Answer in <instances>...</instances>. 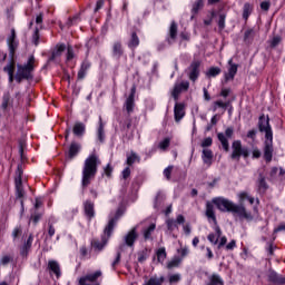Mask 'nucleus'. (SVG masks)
<instances>
[{
    "instance_id": "obj_1",
    "label": "nucleus",
    "mask_w": 285,
    "mask_h": 285,
    "mask_svg": "<svg viewBox=\"0 0 285 285\" xmlns=\"http://www.w3.org/2000/svg\"><path fill=\"white\" fill-rule=\"evenodd\" d=\"M248 193L242 191L238 194L239 204H235L228 198L216 197L213 198V204L220 210V213H232L234 217H239V219H246L247 222H253V214L246 210L244 206V200L248 199Z\"/></svg>"
},
{
    "instance_id": "obj_2",
    "label": "nucleus",
    "mask_w": 285,
    "mask_h": 285,
    "mask_svg": "<svg viewBox=\"0 0 285 285\" xmlns=\"http://www.w3.org/2000/svg\"><path fill=\"white\" fill-rule=\"evenodd\" d=\"M258 129L261 132H265V142L263 149V157L267 164L273 161V129L271 128V118L268 116H261L258 119Z\"/></svg>"
},
{
    "instance_id": "obj_3",
    "label": "nucleus",
    "mask_w": 285,
    "mask_h": 285,
    "mask_svg": "<svg viewBox=\"0 0 285 285\" xmlns=\"http://www.w3.org/2000/svg\"><path fill=\"white\" fill-rule=\"evenodd\" d=\"M100 165L101 160L96 154H91L86 158L82 168V190H86V188L92 183L94 178L97 176V170Z\"/></svg>"
},
{
    "instance_id": "obj_4",
    "label": "nucleus",
    "mask_w": 285,
    "mask_h": 285,
    "mask_svg": "<svg viewBox=\"0 0 285 285\" xmlns=\"http://www.w3.org/2000/svg\"><path fill=\"white\" fill-rule=\"evenodd\" d=\"M119 217H121V210H117L115 217L110 218L107 226L104 229V235L101 236V242L99 240H92L91 245L96 250H104L106 244H108V240L112 236V233L115 230V227L117 226V223L119 222Z\"/></svg>"
},
{
    "instance_id": "obj_5",
    "label": "nucleus",
    "mask_w": 285,
    "mask_h": 285,
    "mask_svg": "<svg viewBox=\"0 0 285 285\" xmlns=\"http://www.w3.org/2000/svg\"><path fill=\"white\" fill-rule=\"evenodd\" d=\"M205 215L207 218L212 219L215 224V233H212L207 236L208 242H210V244H213L214 246H217V244H219V237H222V228L219 227V225H217V216H215V206L212 205L210 202H207L206 204V212Z\"/></svg>"
},
{
    "instance_id": "obj_6",
    "label": "nucleus",
    "mask_w": 285,
    "mask_h": 285,
    "mask_svg": "<svg viewBox=\"0 0 285 285\" xmlns=\"http://www.w3.org/2000/svg\"><path fill=\"white\" fill-rule=\"evenodd\" d=\"M35 56L29 57L27 63L18 65V70L16 73V81H23V79H32V73L35 72Z\"/></svg>"
},
{
    "instance_id": "obj_7",
    "label": "nucleus",
    "mask_w": 285,
    "mask_h": 285,
    "mask_svg": "<svg viewBox=\"0 0 285 285\" xmlns=\"http://www.w3.org/2000/svg\"><path fill=\"white\" fill-rule=\"evenodd\" d=\"M232 150L233 151L230 155V159H235L236 161H239L242 156L246 159L250 155V151H248V148L242 147V140H235L232 144Z\"/></svg>"
},
{
    "instance_id": "obj_8",
    "label": "nucleus",
    "mask_w": 285,
    "mask_h": 285,
    "mask_svg": "<svg viewBox=\"0 0 285 285\" xmlns=\"http://www.w3.org/2000/svg\"><path fill=\"white\" fill-rule=\"evenodd\" d=\"M233 135H235V129L233 127H228L225 130V134L224 132L217 134L218 141H220L225 153H228V150H230V145L228 144V139H232Z\"/></svg>"
},
{
    "instance_id": "obj_9",
    "label": "nucleus",
    "mask_w": 285,
    "mask_h": 285,
    "mask_svg": "<svg viewBox=\"0 0 285 285\" xmlns=\"http://www.w3.org/2000/svg\"><path fill=\"white\" fill-rule=\"evenodd\" d=\"M8 48H9V55L12 59L14 57V52H17V49L19 48V40H17V33L14 29H11V33L7 39Z\"/></svg>"
},
{
    "instance_id": "obj_10",
    "label": "nucleus",
    "mask_w": 285,
    "mask_h": 285,
    "mask_svg": "<svg viewBox=\"0 0 285 285\" xmlns=\"http://www.w3.org/2000/svg\"><path fill=\"white\" fill-rule=\"evenodd\" d=\"M189 88H190V82L188 81H181L179 83H175L174 89L171 91V97L175 99V101H178L179 95H181V92L188 91Z\"/></svg>"
},
{
    "instance_id": "obj_11",
    "label": "nucleus",
    "mask_w": 285,
    "mask_h": 285,
    "mask_svg": "<svg viewBox=\"0 0 285 285\" xmlns=\"http://www.w3.org/2000/svg\"><path fill=\"white\" fill-rule=\"evenodd\" d=\"M101 271H96L94 274H87L79 278V285H99V283L95 284V282H97V278L101 277Z\"/></svg>"
},
{
    "instance_id": "obj_12",
    "label": "nucleus",
    "mask_w": 285,
    "mask_h": 285,
    "mask_svg": "<svg viewBox=\"0 0 285 285\" xmlns=\"http://www.w3.org/2000/svg\"><path fill=\"white\" fill-rule=\"evenodd\" d=\"M202 66V62L199 60H195L190 63V66L187 68V75L190 79V81H196L199 79V68Z\"/></svg>"
},
{
    "instance_id": "obj_13",
    "label": "nucleus",
    "mask_w": 285,
    "mask_h": 285,
    "mask_svg": "<svg viewBox=\"0 0 285 285\" xmlns=\"http://www.w3.org/2000/svg\"><path fill=\"white\" fill-rule=\"evenodd\" d=\"M21 175H23V171L21 170V167L18 166V170L16 171L14 184H16L17 197L19 199H21V197H23V195H24L23 184L21 181Z\"/></svg>"
},
{
    "instance_id": "obj_14",
    "label": "nucleus",
    "mask_w": 285,
    "mask_h": 285,
    "mask_svg": "<svg viewBox=\"0 0 285 285\" xmlns=\"http://www.w3.org/2000/svg\"><path fill=\"white\" fill-rule=\"evenodd\" d=\"M138 237H139V234L137 233V227H134L126 234V236L124 237V242L126 246H129V248H132Z\"/></svg>"
},
{
    "instance_id": "obj_15",
    "label": "nucleus",
    "mask_w": 285,
    "mask_h": 285,
    "mask_svg": "<svg viewBox=\"0 0 285 285\" xmlns=\"http://www.w3.org/2000/svg\"><path fill=\"white\" fill-rule=\"evenodd\" d=\"M137 89L135 87L131 88L130 95L125 101L124 108L127 110L128 115H131V112H135V92Z\"/></svg>"
},
{
    "instance_id": "obj_16",
    "label": "nucleus",
    "mask_w": 285,
    "mask_h": 285,
    "mask_svg": "<svg viewBox=\"0 0 285 285\" xmlns=\"http://www.w3.org/2000/svg\"><path fill=\"white\" fill-rule=\"evenodd\" d=\"M66 51V45L65 43H59L53 49L51 56L49 57L48 61H57L61 55Z\"/></svg>"
},
{
    "instance_id": "obj_17",
    "label": "nucleus",
    "mask_w": 285,
    "mask_h": 285,
    "mask_svg": "<svg viewBox=\"0 0 285 285\" xmlns=\"http://www.w3.org/2000/svg\"><path fill=\"white\" fill-rule=\"evenodd\" d=\"M228 72L225 73V81H233V79H235V75H237L238 66L233 63V59L228 60Z\"/></svg>"
},
{
    "instance_id": "obj_18",
    "label": "nucleus",
    "mask_w": 285,
    "mask_h": 285,
    "mask_svg": "<svg viewBox=\"0 0 285 285\" xmlns=\"http://www.w3.org/2000/svg\"><path fill=\"white\" fill-rule=\"evenodd\" d=\"M83 210H85L86 217L90 222V219H92L95 217V203H92L90 200H86L83 203Z\"/></svg>"
},
{
    "instance_id": "obj_19",
    "label": "nucleus",
    "mask_w": 285,
    "mask_h": 285,
    "mask_svg": "<svg viewBox=\"0 0 285 285\" xmlns=\"http://www.w3.org/2000/svg\"><path fill=\"white\" fill-rule=\"evenodd\" d=\"M184 104L176 102L174 107L175 121H181L184 119L186 111L184 110Z\"/></svg>"
},
{
    "instance_id": "obj_20",
    "label": "nucleus",
    "mask_w": 285,
    "mask_h": 285,
    "mask_svg": "<svg viewBox=\"0 0 285 285\" xmlns=\"http://www.w3.org/2000/svg\"><path fill=\"white\" fill-rule=\"evenodd\" d=\"M112 57H115V59H121V57H124V47L121 46V42L119 41L114 42Z\"/></svg>"
},
{
    "instance_id": "obj_21",
    "label": "nucleus",
    "mask_w": 285,
    "mask_h": 285,
    "mask_svg": "<svg viewBox=\"0 0 285 285\" xmlns=\"http://www.w3.org/2000/svg\"><path fill=\"white\" fill-rule=\"evenodd\" d=\"M48 268L52 274L56 275L57 278L61 277V267L57 261H49Z\"/></svg>"
},
{
    "instance_id": "obj_22",
    "label": "nucleus",
    "mask_w": 285,
    "mask_h": 285,
    "mask_svg": "<svg viewBox=\"0 0 285 285\" xmlns=\"http://www.w3.org/2000/svg\"><path fill=\"white\" fill-rule=\"evenodd\" d=\"M127 46L130 50H135V48L139 47V36H137V31L131 32Z\"/></svg>"
},
{
    "instance_id": "obj_23",
    "label": "nucleus",
    "mask_w": 285,
    "mask_h": 285,
    "mask_svg": "<svg viewBox=\"0 0 285 285\" xmlns=\"http://www.w3.org/2000/svg\"><path fill=\"white\" fill-rule=\"evenodd\" d=\"M177 39V22L171 21L170 27H169V38H167V42L169 46L173 45V41Z\"/></svg>"
},
{
    "instance_id": "obj_24",
    "label": "nucleus",
    "mask_w": 285,
    "mask_h": 285,
    "mask_svg": "<svg viewBox=\"0 0 285 285\" xmlns=\"http://www.w3.org/2000/svg\"><path fill=\"white\" fill-rule=\"evenodd\" d=\"M257 187L259 193H266V190L268 189V183H266V176H264L263 174L258 175Z\"/></svg>"
},
{
    "instance_id": "obj_25",
    "label": "nucleus",
    "mask_w": 285,
    "mask_h": 285,
    "mask_svg": "<svg viewBox=\"0 0 285 285\" xmlns=\"http://www.w3.org/2000/svg\"><path fill=\"white\" fill-rule=\"evenodd\" d=\"M202 159L206 166H213V150L203 149Z\"/></svg>"
},
{
    "instance_id": "obj_26",
    "label": "nucleus",
    "mask_w": 285,
    "mask_h": 285,
    "mask_svg": "<svg viewBox=\"0 0 285 285\" xmlns=\"http://www.w3.org/2000/svg\"><path fill=\"white\" fill-rule=\"evenodd\" d=\"M268 281L273 282V284H285V277L278 275L277 272H269Z\"/></svg>"
},
{
    "instance_id": "obj_27",
    "label": "nucleus",
    "mask_w": 285,
    "mask_h": 285,
    "mask_svg": "<svg viewBox=\"0 0 285 285\" xmlns=\"http://www.w3.org/2000/svg\"><path fill=\"white\" fill-rule=\"evenodd\" d=\"M85 134L86 125L83 122H76L73 125V135H76V137H83Z\"/></svg>"
},
{
    "instance_id": "obj_28",
    "label": "nucleus",
    "mask_w": 285,
    "mask_h": 285,
    "mask_svg": "<svg viewBox=\"0 0 285 285\" xmlns=\"http://www.w3.org/2000/svg\"><path fill=\"white\" fill-rule=\"evenodd\" d=\"M97 137H98V141H100V144H104V141H106V132L104 131V120H102L101 116H99V127H98V131H97Z\"/></svg>"
},
{
    "instance_id": "obj_29",
    "label": "nucleus",
    "mask_w": 285,
    "mask_h": 285,
    "mask_svg": "<svg viewBox=\"0 0 285 285\" xmlns=\"http://www.w3.org/2000/svg\"><path fill=\"white\" fill-rule=\"evenodd\" d=\"M204 9V0H196L191 6V19H195V14H199V10Z\"/></svg>"
},
{
    "instance_id": "obj_30",
    "label": "nucleus",
    "mask_w": 285,
    "mask_h": 285,
    "mask_svg": "<svg viewBox=\"0 0 285 285\" xmlns=\"http://www.w3.org/2000/svg\"><path fill=\"white\" fill-rule=\"evenodd\" d=\"M157 225L155 223L150 224L147 228L142 230L144 239H153V233H155Z\"/></svg>"
},
{
    "instance_id": "obj_31",
    "label": "nucleus",
    "mask_w": 285,
    "mask_h": 285,
    "mask_svg": "<svg viewBox=\"0 0 285 285\" xmlns=\"http://www.w3.org/2000/svg\"><path fill=\"white\" fill-rule=\"evenodd\" d=\"M208 279L209 282L207 285H224V279L222 276H219V274H212Z\"/></svg>"
},
{
    "instance_id": "obj_32",
    "label": "nucleus",
    "mask_w": 285,
    "mask_h": 285,
    "mask_svg": "<svg viewBox=\"0 0 285 285\" xmlns=\"http://www.w3.org/2000/svg\"><path fill=\"white\" fill-rule=\"evenodd\" d=\"M3 70L9 75V82L12 83L14 81V62H9Z\"/></svg>"
},
{
    "instance_id": "obj_33",
    "label": "nucleus",
    "mask_w": 285,
    "mask_h": 285,
    "mask_svg": "<svg viewBox=\"0 0 285 285\" xmlns=\"http://www.w3.org/2000/svg\"><path fill=\"white\" fill-rule=\"evenodd\" d=\"M79 150H81V146L77 142H72L69 147V158L73 159V157H77Z\"/></svg>"
},
{
    "instance_id": "obj_34",
    "label": "nucleus",
    "mask_w": 285,
    "mask_h": 285,
    "mask_svg": "<svg viewBox=\"0 0 285 285\" xmlns=\"http://www.w3.org/2000/svg\"><path fill=\"white\" fill-rule=\"evenodd\" d=\"M156 257H157V262H159L160 264H164V262H166V247H160L156 250Z\"/></svg>"
},
{
    "instance_id": "obj_35",
    "label": "nucleus",
    "mask_w": 285,
    "mask_h": 285,
    "mask_svg": "<svg viewBox=\"0 0 285 285\" xmlns=\"http://www.w3.org/2000/svg\"><path fill=\"white\" fill-rule=\"evenodd\" d=\"M180 264H181V258L175 257L167 263V268L168 271H173V268H179Z\"/></svg>"
},
{
    "instance_id": "obj_36",
    "label": "nucleus",
    "mask_w": 285,
    "mask_h": 285,
    "mask_svg": "<svg viewBox=\"0 0 285 285\" xmlns=\"http://www.w3.org/2000/svg\"><path fill=\"white\" fill-rule=\"evenodd\" d=\"M181 282V274H169L168 283L170 285L179 284Z\"/></svg>"
},
{
    "instance_id": "obj_37",
    "label": "nucleus",
    "mask_w": 285,
    "mask_h": 285,
    "mask_svg": "<svg viewBox=\"0 0 285 285\" xmlns=\"http://www.w3.org/2000/svg\"><path fill=\"white\" fill-rule=\"evenodd\" d=\"M136 161H141V158L135 151H131L130 156L127 157V166H132Z\"/></svg>"
},
{
    "instance_id": "obj_38",
    "label": "nucleus",
    "mask_w": 285,
    "mask_h": 285,
    "mask_svg": "<svg viewBox=\"0 0 285 285\" xmlns=\"http://www.w3.org/2000/svg\"><path fill=\"white\" fill-rule=\"evenodd\" d=\"M166 226H167V230L169 233H173V230H175V228H178L177 222L175 219H173V218H168L166 220Z\"/></svg>"
},
{
    "instance_id": "obj_39",
    "label": "nucleus",
    "mask_w": 285,
    "mask_h": 285,
    "mask_svg": "<svg viewBox=\"0 0 285 285\" xmlns=\"http://www.w3.org/2000/svg\"><path fill=\"white\" fill-rule=\"evenodd\" d=\"M222 73V69L219 67H212L209 70L206 72L207 77H217V75Z\"/></svg>"
},
{
    "instance_id": "obj_40",
    "label": "nucleus",
    "mask_w": 285,
    "mask_h": 285,
    "mask_svg": "<svg viewBox=\"0 0 285 285\" xmlns=\"http://www.w3.org/2000/svg\"><path fill=\"white\" fill-rule=\"evenodd\" d=\"M226 28V16L224 13H220L218 16V29L222 31Z\"/></svg>"
},
{
    "instance_id": "obj_41",
    "label": "nucleus",
    "mask_w": 285,
    "mask_h": 285,
    "mask_svg": "<svg viewBox=\"0 0 285 285\" xmlns=\"http://www.w3.org/2000/svg\"><path fill=\"white\" fill-rule=\"evenodd\" d=\"M214 104H215L214 111L217 110V107L226 110V108H228V106H230V101L224 102L222 100H217Z\"/></svg>"
},
{
    "instance_id": "obj_42",
    "label": "nucleus",
    "mask_w": 285,
    "mask_h": 285,
    "mask_svg": "<svg viewBox=\"0 0 285 285\" xmlns=\"http://www.w3.org/2000/svg\"><path fill=\"white\" fill-rule=\"evenodd\" d=\"M146 259H148V252L146 249L141 250V252H138V262H139V264H144V262H146Z\"/></svg>"
},
{
    "instance_id": "obj_43",
    "label": "nucleus",
    "mask_w": 285,
    "mask_h": 285,
    "mask_svg": "<svg viewBox=\"0 0 285 285\" xmlns=\"http://www.w3.org/2000/svg\"><path fill=\"white\" fill-rule=\"evenodd\" d=\"M282 43V37L281 36H275L271 41L269 46L271 48H277V46Z\"/></svg>"
},
{
    "instance_id": "obj_44",
    "label": "nucleus",
    "mask_w": 285,
    "mask_h": 285,
    "mask_svg": "<svg viewBox=\"0 0 285 285\" xmlns=\"http://www.w3.org/2000/svg\"><path fill=\"white\" fill-rule=\"evenodd\" d=\"M255 37V30L254 29H247L244 33V41L248 42L249 39H253Z\"/></svg>"
},
{
    "instance_id": "obj_45",
    "label": "nucleus",
    "mask_w": 285,
    "mask_h": 285,
    "mask_svg": "<svg viewBox=\"0 0 285 285\" xmlns=\"http://www.w3.org/2000/svg\"><path fill=\"white\" fill-rule=\"evenodd\" d=\"M169 146L170 138H165L163 141L159 142L158 148H160V150H167Z\"/></svg>"
},
{
    "instance_id": "obj_46",
    "label": "nucleus",
    "mask_w": 285,
    "mask_h": 285,
    "mask_svg": "<svg viewBox=\"0 0 285 285\" xmlns=\"http://www.w3.org/2000/svg\"><path fill=\"white\" fill-rule=\"evenodd\" d=\"M75 59V49H72V46L67 47V61H72Z\"/></svg>"
},
{
    "instance_id": "obj_47",
    "label": "nucleus",
    "mask_w": 285,
    "mask_h": 285,
    "mask_svg": "<svg viewBox=\"0 0 285 285\" xmlns=\"http://www.w3.org/2000/svg\"><path fill=\"white\" fill-rule=\"evenodd\" d=\"M202 148H209V146H213V138L207 137L205 138L202 144H200Z\"/></svg>"
},
{
    "instance_id": "obj_48",
    "label": "nucleus",
    "mask_w": 285,
    "mask_h": 285,
    "mask_svg": "<svg viewBox=\"0 0 285 285\" xmlns=\"http://www.w3.org/2000/svg\"><path fill=\"white\" fill-rule=\"evenodd\" d=\"M250 4L246 3L244 6V11H243V19H248L249 14H250Z\"/></svg>"
},
{
    "instance_id": "obj_49",
    "label": "nucleus",
    "mask_w": 285,
    "mask_h": 285,
    "mask_svg": "<svg viewBox=\"0 0 285 285\" xmlns=\"http://www.w3.org/2000/svg\"><path fill=\"white\" fill-rule=\"evenodd\" d=\"M41 23H43V13H39L37 16V26L40 28V30H43V24Z\"/></svg>"
},
{
    "instance_id": "obj_50",
    "label": "nucleus",
    "mask_w": 285,
    "mask_h": 285,
    "mask_svg": "<svg viewBox=\"0 0 285 285\" xmlns=\"http://www.w3.org/2000/svg\"><path fill=\"white\" fill-rule=\"evenodd\" d=\"M120 262H121V252H118V253H117V256H116V258H115V261L111 263L112 268L115 269L116 266H117Z\"/></svg>"
},
{
    "instance_id": "obj_51",
    "label": "nucleus",
    "mask_w": 285,
    "mask_h": 285,
    "mask_svg": "<svg viewBox=\"0 0 285 285\" xmlns=\"http://www.w3.org/2000/svg\"><path fill=\"white\" fill-rule=\"evenodd\" d=\"M237 246V242L235 239L230 240L227 245H226V250H234Z\"/></svg>"
},
{
    "instance_id": "obj_52",
    "label": "nucleus",
    "mask_w": 285,
    "mask_h": 285,
    "mask_svg": "<svg viewBox=\"0 0 285 285\" xmlns=\"http://www.w3.org/2000/svg\"><path fill=\"white\" fill-rule=\"evenodd\" d=\"M173 174V166H168L167 168L164 169V176L166 179H170V175Z\"/></svg>"
},
{
    "instance_id": "obj_53",
    "label": "nucleus",
    "mask_w": 285,
    "mask_h": 285,
    "mask_svg": "<svg viewBox=\"0 0 285 285\" xmlns=\"http://www.w3.org/2000/svg\"><path fill=\"white\" fill-rule=\"evenodd\" d=\"M0 264H1V266H8V264H10V256H8V255L2 256L0 259Z\"/></svg>"
},
{
    "instance_id": "obj_54",
    "label": "nucleus",
    "mask_w": 285,
    "mask_h": 285,
    "mask_svg": "<svg viewBox=\"0 0 285 285\" xmlns=\"http://www.w3.org/2000/svg\"><path fill=\"white\" fill-rule=\"evenodd\" d=\"M104 170L107 177H112V166H110V164H108Z\"/></svg>"
},
{
    "instance_id": "obj_55",
    "label": "nucleus",
    "mask_w": 285,
    "mask_h": 285,
    "mask_svg": "<svg viewBox=\"0 0 285 285\" xmlns=\"http://www.w3.org/2000/svg\"><path fill=\"white\" fill-rule=\"evenodd\" d=\"M80 69H81V70H85V72H88V70H90V62H88V60H85V61L81 63Z\"/></svg>"
},
{
    "instance_id": "obj_56",
    "label": "nucleus",
    "mask_w": 285,
    "mask_h": 285,
    "mask_svg": "<svg viewBox=\"0 0 285 285\" xmlns=\"http://www.w3.org/2000/svg\"><path fill=\"white\" fill-rule=\"evenodd\" d=\"M261 8L265 11V12H268V10L271 9V2L268 1H263L261 3Z\"/></svg>"
},
{
    "instance_id": "obj_57",
    "label": "nucleus",
    "mask_w": 285,
    "mask_h": 285,
    "mask_svg": "<svg viewBox=\"0 0 285 285\" xmlns=\"http://www.w3.org/2000/svg\"><path fill=\"white\" fill-rule=\"evenodd\" d=\"M164 199V196L161 195V193H158L156 195V198H155V208H157L159 206V202H161Z\"/></svg>"
},
{
    "instance_id": "obj_58",
    "label": "nucleus",
    "mask_w": 285,
    "mask_h": 285,
    "mask_svg": "<svg viewBox=\"0 0 285 285\" xmlns=\"http://www.w3.org/2000/svg\"><path fill=\"white\" fill-rule=\"evenodd\" d=\"M104 8V0H98L96 2V8L94 10V12H99V10H101Z\"/></svg>"
},
{
    "instance_id": "obj_59",
    "label": "nucleus",
    "mask_w": 285,
    "mask_h": 285,
    "mask_svg": "<svg viewBox=\"0 0 285 285\" xmlns=\"http://www.w3.org/2000/svg\"><path fill=\"white\" fill-rule=\"evenodd\" d=\"M130 177V167H126L122 170V179H128Z\"/></svg>"
},
{
    "instance_id": "obj_60",
    "label": "nucleus",
    "mask_w": 285,
    "mask_h": 285,
    "mask_svg": "<svg viewBox=\"0 0 285 285\" xmlns=\"http://www.w3.org/2000/svg\"><path fill=\"white\" fill-rule=\"evenodd\" d=\"M79 21V16H75L73 18H69V20L67 21V26H75V22Z\"/></svg>"
},
{
    "instance_id": "obj_61",
    "label": "nucleus",
    "mask_w": 285,
    "mask_h": 285,
    "mask_svg": "<svg viewBox=\"0 0 285 285\" xmlns=\"http://www.w3.org/2000/svg\"><path fill=\"white\" fill-rule=\"evenodd\" d=\"M18 235H21V227H16L12 232L13 239H17Z\"/></svg>"
},
{
    "instance_id": "obj_62",
    "label": "nucleus",
    "mask_w": 285,
    "mask_h": 285,
    "mask_svg": "<svg viewBox=\"0 0 285 285\" xmlns=\"http://www.w3.org/2000/svg\"><path fill=\"white\" fill-rule=\"evenodd\" d=\"M226 242H228L226 236L220 237V242L218 243V248H222L223 246H226Z\"/></svg>"
},
{
    "instance_id": "obj_63",
    "label": "nucleus",
    "mask_w": 285,
    "mask_h": 285,
    "mask_svg": "<svg viewBox=\"0 0 285 285\" xmlns=\"http://www.w3.org/2000/svg\"><path fill=\"white\" fill-rule=\"evenodd\" d=\"M86 73H87V71L80 68L78 71V79H85Z\"/></svg>"
},
{
    "instance_id": "obj_64",
    "label": "nucleus",
    "mask_w": 285,
    "mask_h": 285,
    "mask_svg": "<svg viewBox=\"0 0 285 285\" xmlns=\"http://www.w3.org/2000/svg\"><path fill=\"white\" fill-rule=\"evenodd\" d=\"M230 95V89H222L220 97H228Z\"/></svg>"
}]
</instances>
